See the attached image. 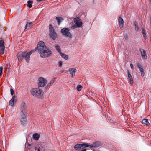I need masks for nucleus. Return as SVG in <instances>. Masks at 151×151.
I'll return each mask as SVG.
<instances>
[{
  "instance_id": "nucleus-20",
  "label": "nucleus",
  "mask_w": 151,
  "mask_h": 151,
  "mask_svg": "<svg viewBox=\"0 0 151 151\" xmlns=\"http://www.w3.org/2000/svg\"><path fill=\"white\" fill-rule=\"evenodd\" d=\"M142 124H145L147 125H149L150 124L148 122L147 119H144L142 120Z\"/></svg>"
},
{
  "instance_id": "nucleus-16",
  "label": "nucleus",
  "mask_w": 151,
  "mask_h": 151,
  "mask_svg": "<svg viewBox=\"0 0 151 151\" xmlns=\"http://www.w3.org/2000/svg\"><path fill=\"white\" fill-rule=\"evenodd\" d=\"M141 55L143 59H146L147 58V56L145 51L144 50H141Z\"/></svg>"
},
{
  "instance_id": "nucleus-35",
  "label": "nucleus",
  "mask_w": 151,
  "mask_h": 151,
  "mask_svg": "<svg viewBox=\"0 0 151 151\" xmlns=\"http://www.w3.org/2000/svg\"><path fill=\"white\" fill-rule=\"evenodd\" d=\"M130 66L131 68L132 69H134V66H133V65L132 64V63L130 64Z\"/></svg>"
},
{
  "instance_id": "nucleus-3",
  "label": "nucleus",
  "mask_w": 151,
  "mask_h": 151,
  "mask_svg": "<svg viewBox=\"0 0 151 151\" xmlns=\"http://www.w3.org/2000/svg\"><path fill=\"white\" fill-rule=\"evenodd\" d=\"M31 94L35 97L39 98L43 95L42 90L39 88H33L30 91Z\"/></svg>"
},
{
  "instance_id": "nucleus-14",
  "label": "nucleus",
  "mask_w": 151,
  "mask_h": 151,
  "mask_svg": "<svg viewBox=\"0 0 151 151\" xmlns=\"http://www.w3.org/2000/svg\"><path fill=\"white\" fill-rule=\"evenodd\" d=\"M16 101L17 99H16V97L15 96H13L9 102V105L11 106H13L14 105V102H16Z\"/></svg>"
},
{
  "instance_id": "nucleus-23",
  "label": "nucleus",
  "mask_w": 151,
  "mask_h": 151,
  "mask_svg": "<svg viewBox=\"0 0 151 151\" xmlns=\"http://www.w3.org/2000/svg\"><path fill=\"white\" fill-rule=\"evenodd\" d=\"M55 48L56 50L60 53V52H61V49L60 46L58 45H56Z\"/></svg>"
},
{
  "instance_id": "nucleus-4",
  "label": "nucleus",
  "mask_w": 151,
  "mask_h": 151,
  "mask_svg": "<svg viewBox=\"0 0 151 151\" xmlns=\"http://www.w3.org/2000/svg\"><path fill=\"white\" fill-rule=\"evenodd\" d=\"M98 147L95 144L89 145L87 143H84L77 144L74 146V147L75 149L77 150H80L83 147H89L90 148H92L93 147Z\"/></svg>"
},
{
  "instance_id": "nucleus-7",
  "label": "nucleus",
  "mask_w": 151,
  "mask_h": 151,
  "mask_svg": "<svg viewBox=\"0 0 151 151\" xmlns=\"http://www.w3.org/2000/svg\"><path fill=\"white\" fill-rule=\"evenodd\" d=\"M61 32L64 36L70 38L71 37V34L69 32V29L68 28H63L61 30Z\"/></svg>"
},
{
  "instance_id": "nucleus-24",
  "label": "nucleus",
  "mask_w": 151,
  "mask_h": 151,
  "mask_svg": "<svg viewBox=\"0 0 151 151\" xmlns=\"http://www.w3.org/2000/svg\"><path fill=\"white\" fill-rule=\"evenodd\" d=\"M83 87L81 85H78L77 86V89L78 91H80L82 89Z\"/></svg>"
},
{
  "instance_id": "nucleus-39",
  "label": "nucleus",
  "mask_w": 151,
  "mask_h": 151,
  "mask_svg": "<svg viewBox=\"0 0 151 151\" xmlns=\"http://www.w3.org/2000/svg\"><path fill=\"white\" fill-rule=\"evenodd\" d=\"M150 23H151V19H150Z\"/></svg>"
},
{
  "instance_id": "nucleus-32",
  "label": "nucleus",
  "mask_w": 151,
  "mask_h": 151,
  "mask_svg": "<svg viewBox=\"0 0 151 151\" xmlns=\"http://www.w3.org/2000/svg\"><path fill=\"white\" fill-rule=\"evenodd\" d=\"M52 84H51V83H50V82H49L47 84V86H46L45 87V88H48L50 86H51L52 85Z\"/></svg>"
},
{
  "instance_id": "nucleus-17",
  "label": "nucleus",
  "mask_w": 151,
  "mask_h": 151,
  "mask_svg": "<svg viewBox=\"0 0 151 151\" xmlns=\"http://www.w3.org/2000/svg\"><path fill=\"white\" fill-rule=\"evenodd\" d=\"M128 76L129 83L130 84L132 85L133 83V78L132 76L131 75L129 71L128 72Z\"/></svg>"
},
{
  "instance_id": "nucleus-1",
  "label": "nucleus",
  "mask_w": 151,
  "mask_h": 151,
  "mask_svg": "<svg viewBox=\"0 0 151 151\" xmlns=\"http://www.w3.org/2000/svg\"><path fill=\"white\" fill-rule=\"evenodd\" d=\"M38 45L37 50L42 57H47L51 55V51L45 45V44L42 41H40Z\"/></svg>"
},
{
  "instance_id": "nucleus-36",
  "label": "nucleus",
  "mask_w": 151,
  "mask_h": 151,
  "mask_svg": "<svg viewBox=\"0 0 151 151\" xmlns=\"http://www.w3.org/2000/svg\"><path fill=\"white\" fill-rule=\"evenodd\" d=\"M41 147H39L38 149H37V151H41Z\"/></svg>"
},
{
  "instance_id": "nucleus-41",
  "label": "nucleus",
  "mask_w": 151,
  "mask_h": 151,
  "mask_svg": "<svg viewBox=\"0 0 151 151\" xmlns=\"http://www.w3.org/2000/svg\"><path fill=\"white\" fill-rule=\"evenodd\" d=\"M150 0V1H151V0Z\"/></svg>"
},
{
  "instance_id": "nucleus-28",
  "label": "nucleus",
  "mask_w": 151,
  "mask_h": 151,
  "mask_svg": "<svg viewBox=\"0 0 151 151\" xmlns=\"http://www.w3.org/2000/svg\"><path fill=\"white\" fill-rule=\"evenodd\" d=\"M142 33L143 35L146 34V30L143 28L142 29Z\"/></svg>"
},
{
  "instance_id": "nucleus-10",
  "label": "nucleus",
  "mask_w": 151,
  "mask_h": 151,
  "mask_svg": "<svg viewBox=\"0 0 151 151\" xmlns=\"http://www.w3.org/2000/svg\"><path fill=\"white\" fill-rule=\"evenodd\" d=\"M69 71L72 75V77H73L75 76V73L76 72L77 70L75 68H72L69 69Z\"/></svg>"
},
{
  "instance_id": "nucleus-37",
  "label": "nucleus",
  "mask_w": 151,
  "mask_h": 151,
  "mask_svg": "<svg viewBox=\"0 0 151 151\" xmlns=\"http://www.w3.org/2000/svg\"><path fill=\"white\" fill-rule=\"evenodd\" d=\"M86 149H84L83 150L81 151H86Z\"/></svg>"
},
{
  "instance_id": "nucleus-40",
  "label": "nucleus",
  "mask_w": 151,
  "mask_h": 151,
  "mask_svg": "<svg viewBox=\"0 0 151 151\" xmlns=\"http://www.w3.org/2000/svg\"><path fill=\"white\" fill-rule=\"evenodd\" d=\"M36 149H37V147H35V150H36Z\"/></svg>"
},
{
  "instance_id": "nucleus-5",
  "label": "nucleus",
  "mask_w": 151,
  "mask_h": 151,
  "mask_svg": "<svg viewBox=\"0 0 151 151\" xmlns=\"http://www.w3.org/2000/svg\"><path fill=\"white\" fill-rule=\"evenodd\" d=\"M19 119L21 124L23 126L26 125L27 121V113L26 111L20 112Z\"/></svg>"
},
{
  "instance_id": "nucleus-25",
  "label": "nucleus",
  "mask_w": 151,
  "mask_h": 151,
  "mask_svg": "<svg viewBox=\"0 0 151 151\" xmlns=\"http://www.w3.org/2000/svg\"><path fill=\"white\" fill-rule=\"evenodd\" d=\"M49 31L50 32L54 31L53 26L52 25H49Z\"/></svg>"
},
{
  "instance_id": "nucleus-33",
  "label": "nucleus",
  "mask_w": 151,
  "mask_h": 151,
  "mask_svg": "<svg viewBox=\"0 0 151 151\" xmlns=\"http://www.w3.org/2000/svg\"><path fill=\"white\" fill-rule=\"evenodd\" d=\"M10 92H11V95H13L14 94V90L12 89H11L10 90Z\"/></svg>"
},
{
  "instance_id": "nucleus-15",
  "label": "nucleus",
  "mask_w": 151,
  "mask_h": 151,
  "mask_svg": "<svg viewBox=\"0 0 151 151\" xmlns=\"http://www.w3.org/2000/svg\"><path fill=\"white\" fill-rule=\"evenodd\" d=\"M49 36L50 37L52 38L53 40H55L56 38L57 34L56 32L54 31L50 32Z\"/></svg>"
},
{
  "instance_id": "nucleus-26",
  "label": "nucleus",
  "mask_w": 151,
  "mask_h": 151,
  "mask_svg": "<svg viewBox=\"0 0 151 151\" xmlns=\"http://www.w3.org/2000/svg\"><path fill=\"white\" fill-rule=\"evenodd\" d=\"M27 6L29 8H30L32 6V2L30 1H28L27 2Z\"/></svg>"
},
{
  "instance_id": "nucleus-38",
  "label": "nucleus",
  "mask_w": 151,
  "mask_h": 151,
  "mask_svg": "<svg viewBox=\"0 0 151 151\" xmlns=\"http://www.w3.org/2000/svg\"><path fill=\"white\" fill-rule=\"evenodd\" d=\"M8 70H9V67Z\"/></svg>"
},
{
  "instance_id": "nucleus-22",
  "label": "nucleus",
  "mask_w": 151,
  "mask_h": 151,
  "mask_svg": "<svg viewBox=\"0 0 151 151\" xmlns=\"http://www.w3.org/2000/svg\"><path fill=\"white\" fill-rule=\"evenodd\" d=\"M56 19L58 22V25H59L60 23L63 20V19L61 17H56Z\"/></svg>"
},
{
  "instance_id": "nucleus-30",
  "label": "nucleus",
  "mask_w": 151,
  "mask_h": 151,
  "mask_svg": "<svg viewBox=\"0 0 151 151\" xmlns=\"http://www.w3.org/2000/svg\"><path fill=\"white\" fill-rule=\"evenodd\" d=\"M135 30L136 31H138L139 30V27H138V26L136 24H135Z\"/></svg>"
},
{
  "instance_id": "nucleus-27",
  "label": "nucleus",
  "mask_w": 151,
  "mask_h": 151,
  "mask_svg": "<svg viewBox=\"0 0 151 151\" xmlns=\"http://www.w3.org/2000/svg\"><path fill=\"white\" fill-rule=\"evenodd\" d=\"M3 69V68L2 67H0V77L1 76L2 74V70Z\"/></svg>"
},
{
  "instance_id": "nucleus-2",
  "label": "nucleus",
  "mask_w": 151,
  "mask_h": 151,
  "mask_svg": "<svg viewBox=\"0 0 151 151\" xmlns=\"http://www.w3.org/2000/svg\"><path fill=\"white\" fill-rule=\"evenodd\" d=\"M36 51V50L34 49L27 53L26 52H20L17 55V58L18 61H21L24 58L27 62H29L30 60V55L34 52Z\"/></svg>"
},
{
  "instance_id": "nucleus-6",
  "label": "nucleus",
  "mask_w": 151,
  "mask_h": 151,
  "mask_svg": "<svg viewBox=\"0 0 151 151\" xmlns=\"http://www.w3.org/2000/svg\"><path fill=\"white\" fill-rule=\"evenodd\" d=\"M74 21L76 24L72 26L71 28L72 29H74L77 27H80L82 26V22L79 18L77 17L74 18Z\"/></svg>"
},
{
  "instance_id": "nucleus-19",
  "label": "nucleus",
  "mask_w": 151,
  "mask_h": 151,
  "mask_svg": "<svg viewBox=\"0 0 151 151\" xmlns=\"http://www.w3.org/2000/svg\"><path fill=\"white\" fill-rule=\"evenodd\" d=\"M40 135L37 133H35L33 135V138L36 140H38L40 137Z\"/></svg>"
},
{
  "instance_id": "nucleus-21",
  "label": "nucleus",
  "mask_w": 151,
  "mask_h": 151,
  "mask_svg": "<svg viewBox=\"0 0 151 151\" xmlns=\"http://www.w3.org/2000/svg\"><path fill=\"white\" fill-rule=\"evenodd\" d=\"M60 54L63 58L66 60L68 59V55L62 53V52H60Z\"/></svg>"
},
{
  "instance_id": "nucleus-8",
  "label": "nucleus",
  "mask_w": 151,
  "mask_h": 151,
  "mask_svg": "<svg viewBox=\"0 0 151 151\" xmlns=\"http://www.w3.org/2000/svg\"><path fill=\"white\" fill-rule=\"evenodd\" d=\"M39 82L38 86L39 87H43L47 83V80L42 77H40L38 79Z\"/></svg>"
},
{
  "instance_id": "nucleus-9",
  "label": "nucleus",
  "mask_w": 151,
  "mask_h": 151,
  "mask_svg": "<svg viewBox=\"0 0 151 151\" xmlns=\"http://www.w3.org/2000/svg\"><path fill=\"white\" fill-rule=\"evenodd\" d=\"M4 41L2 40H0V53L3 54L4 53L5 47L4 46Z\"/></svg>"
},
{
  "instance_id": "nucleus-18",
  "label": "nucleus",
  "mask_w": 151,
  "mask_h": 151,
  "mask_svg": "<svg viewBox=\"0 0 151 151\" xmlns=\"http://www.w3.org/2000/svg\"><path fill=\"white\" fill-rule=\"evenodd\" d=\"M33 23L32 22H28L27 23L25 27V29H28L32 26V24Z\"/></svg>"
},
{
  "instance_id": "nucleus-11",
  "label": "nucleus",
  "mask_w": 151,
  "mask_h": 151,
  "mask_svg": "<svg viewBox=\"0 0 151 151\" xmlns=\"http://www.w3.org/2000/svg\"><path fill=\"white\" fill-rule=\"evenodd\" d=\"M137 66L141 73V76H143L144 75L145 73L142 65L139 63H137Z\"/></svg>"
},
{
  "instance_id": "nucleus-34",
  "label": "nucleus",
  "mask_w": 151,
  "mask_h": 151,
  "mask_svg": "<svg viewBox=\"0 0 151 151\" xmlns=\"http://www.w3.org/2000/svg\"><path fill=\"white\" fill-rule=\"evenodd\" d=\"M143 37L146 40V39H147V36L146 34H144L143 35Z\"/></svg>"
},
{
  "instance_id": "nucleus-29",
  "label": "nucleus",
  "mask_w": 151,
  "mask_h": 151,
  "mask_svg": "<svg viewBox=\"0 0 151 151\" xmlns=\"http://www.w3.org/2000/svg\"><path fill=\"white\" fill-rule=\"evenodd\" d=\"M56 78H53L50 82V83H51V84H52L55 81V79Z\"/></svg>"
},
{
  "instance_id": "nucleus-12",
  "label": "nucleus",
  "mask_w": 151,
  "mask_h": 151,
  "mask_svg": "<svg viewBox=\"0 0 151 151\" xmlns=\"http://www.w3.org/2000/svg\"><path fill=\"white\" fill-rule=\"evenodd\" d=\"M21 112L24 111H26L25 110L26 109L25 103L24 102H22L20 106Z\"/></svg>"
},
{
  "instance_id": "nucleus-13",
  "label": "nucleus",
  "mask_w": 151,
  "mask_h": 151,
  "mask_svg": "<svg viewBox=\"0 0 151 151\" xmlns=\"http://www.w3.org/2000/svg\"><path fill=\"white\" fill-rule=\"evenodd\" d=\"M124 21L123 19L121 17H119L118 19V23L119 26L120 28H122L123 27Z\"/></svg>"
},
{
  "instance_id": "nucleus-31",
  "label": "nucleus",
  "mask_w": 151,
  "mask_h": 151,
  "mask_svg": "<svg viewBox=\"0 0 151 151\" xmlns=\"http://www.w3.org/2000/svg\"><path fill=\"white\" fill-rule=\"evenodd\" d=\"M63 62L61 61H59L58 62V64L59 67H61L62 65Z\"/></svg>"
}]
</instances>
